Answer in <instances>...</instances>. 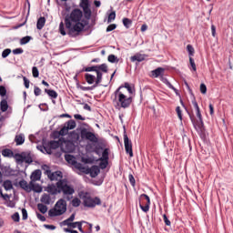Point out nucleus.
<instances>
[{"label": "nucleus", "instance_id": "f257e3e1", "mask_svg": "<svg viewBox=\"0 0 233 233\" xmlns=\"http://www.w3.org/2000/svg\"><path fill=\"white\" fill-rule=\"evenodd\" d=\"M83 19V11L81 9H74L70 15H66L65 17V25L67 30V34L70 37H77L85 27L88 25V21Z\"/></svg>", "mask_w": 233, "mask_h": 233}, {"label": "nucleus", "instance_id": "f03ea898", "mask_svg": "<svg viewBox=\"0 0 233 233\" xmlns=\"http://www.w3.org/2000/svg\"><path fill=\"white\" fill-rule=\"evenodd\" d=\"M121 88H123V86H120L114 92L115 97L113 99V103L115 104V108H116V110H121V108H130L133 101L132 96H127L123 92H121Z\"/></svg>", "mask_w": 233, "mask_h": 233}, {"label": "nucleus", "instance_id": "7ed1b4c3", "mask_svg": "<svg viewBox=\"0 0 233 233\" xmlns=\"http://www.w3.org/2000/svg\"><path fill=\"white\" fill-rule=\"evenodd\" d=\"M56 187L58 188V194H63L64 197L66 196V201H70V199H72V196L76 194L74 186H72L66 178L58 180L56 182Z\"/></svg>", "mask_w": 233, "mask_h": 233}, {"label": "nucleus", "instance_id": "20e7f679", "mask_svg": "<svg viewBox=\"0 0 233 233\" xmlns=\"http://www.w3.org/2000/svg\"><path fill=\"white\" fill-rule=\"evenodd\" d=\"M82 72H96V77L95 81H96V83H101V81H103V73L108 74V66L106 64H102V65L84 67L82 69Z\"/></svg>", "mask_w": 233, "mask_h": 233}, {"label": "nucleus", "instance_id": "39448f33", "mask_svg": "<svg viewBox=\"0 0 233 233\" xmlns=\"http://www.w3.org/2000/svg\"><path fill=\"white\" fill-rule=\"evenodd\" d=\"M79 198H82L84 207L87 208H96V205H101V198H99V197L93 198L88 192H81Z\"/></svg>", "mask_w": 233, "mask_h": 233}, {"label": "nucleus", "instance_id": "423d86ee", "mask_svg": "<svg viewBox=\"0 0 233 233\" xmlns=\"http://www.w3.org/2000/svg\"><path fill=\"white\" fill-rule=\"evenodd\" d=\"M85 79L88 85H93V86H80V89H82L84 92L94 90V88H97V86H99L100 83H97V80H96V76L86 73L85 75Z\"/></svg>", "mask_w": 233, "mask_h": 233}, {"label": "nucleus", "instance_id": "0eeeda50", "mask_svg": "<svg viewBox=\"0 0 233 233\" xmlns=\"http://www.w3.org/2000/svg\"><path fill=\"white\" fill-rule=\"evenodd\" d=\"M80 137L81 139H86V141H90L91 143H97L99 139L96 137V133H93L83 127L80 129Z\"/></svg>", "mask_w": 233, "mask_h": 233}, {"label": "nucleus", "instance_id": "6e6552de", "mask_svg": "<svg viewBox=\"0 0 233 233\" xmlns=\"http://www.w3.org/2000/svg\"><path fill=\"white\" fill-rule=\"evenodd\" d=\"M43 168L45 171V174H46L48 179H50V181H59L61 179H63V172L61 171H55L52 172V170H50V167L46 165L43 166Z\"/></svg>", "mask_w": 233, "mask_h": 233}, {"label": "nucleus", "instance_id": "1a4fd4ad", "mask_svg": "<svg viewBox=\"0 0 233 233\" xmlns=\"http://www.w3.org/2000/svg\"><path fill=\"white\" fill-rule=\"evenodd\" d=\"M188 114H189V117L191 119L194 128H196V130H201L203 128V125H204L203 124V116L201 115V111L196 112L198 120H196V117L193 115H191L190 113H188Z\"/></svg>", "mask_w": 233, "mask_h": 233}, {"label": "nucleus", "instance_id": "9d476101", "mask_svg": "<svg viewBox=\"0 0 233 233\" xmlns=\"http://www.w3.org/2000/svg\"><path fill=\"white\" fill-rule=\"evenodd\" d=\"M139 207L143 212H148L150 210V197L148 195H140Z\"/></svg>", "mask_w": 233, "mask_h": 233}, {"label": "nucleus", "instance_id": "9b49d317", "mask_svg": "<svg viewBox=\"0 0 233 233\" xmlns=\"http://www.w3.org/2000/svg\"><path fill=\"white\" fill-rule=\"evenodd\" d=\"M124 146L126 153L129 155V157H134V151H132V140L128 138L127 135V129L124 127Z\"/></svg>", "mask_w": 233, "mask_h": 233}, {"label": "nucleus", "instance_id": "f8f14e48", "mask_svg": "<svg viewBox=\"0 0 233 233\" xmlns=\"http://www.w3.org/2000/svg\"><path fill=\"white\" fill-rule=\"evenodd\" d=\"M45 192L51 194V196H57L59 194V187H57V184H49L45 187Z\"/></svg>", "mask_w": 233, "mask_h": 233}, {"label": "nucleus", "instance_id": "ddd939ff", "mask_svg": "<svg viewBox=\"0 0 233 233\" xmlns=\"http://www.w3.org/2000/svg\"><path fill=\"white\" fill-rule=\"evenodd\" d=\"M63 214H65V209L58 210V209H56V207L54 208L49 209V211H48L49 218H56L57 216H63Z\"/></svg>", "mask_w": 233, "mask_h": 233}, {"label": "nucleus", "instance_id": "4468645a", "mask_svg": "<svg viewBox=\"0 0 233 233\" xmlns=\"http://www.w3.org/2000/svg\"><path fill=\"white\" fill-rule=\"evenodd\" d=\"M57 210H65L66 212V200L60 198L55 205Z\"/></svg>", "mask_w": 233, "mask_h": 233}, {"label": "nucleus", "instance_id": "2eb2a0df", "mask_svg": "<svg viewBox=\"0 0 233 233\" xmlns=\"http://www.w3.org/2000/svg\"><path fill=\"white\" fill-rule=\"evenodd\" d=\"M145 57H147L146 55H141L139 53H137L136 55L130 57V61L132 63H136V61H137V63H141L145 61Z\"/></svg>", "mask_w": 233, "mask_h": 233}, {"label": "nucleus", "instance_id": "dca6fc26", "mask_svg": "<svg viewBox=\"0 0 233 233\" xmlns=\"http://www.w3.org/2000/svg\"><path fill=\"white\" fill-rule=\"evenodd\" d=\"M19 187L23 188V190H25V192H32V187L30 185V182H26V180L22 179L19 181Z\"/></svg>", "mask_w": 233, "mask_h": 233}, {"label": "nucleus", "instance_id": "f3484780", "mask_svg": "<svg viewBox=\"0 0 233 233\" xmlns=\"http://www.w3.org/2000/svg\"><path fill=\"white\" fill-rule=\"evenodd\" d=\"M41 169H36L35 171H33V173L31 174V181L32 183H34V181H39V179H41Z\"/></svg>", "mask_w": 233, "mask_h": 233}, {"label": "nucleus", "instance_id": "a211bd4d", "mask_svg": "<svg viewBox=\"0 0 233 233\" xmlns=\"http://www.w3.org/2000/svg\"><path fill=\"white\" fill-rule=\"evenodd\" d=\"M40 201L44 205H50V203H52V198L49 194L44 193L40 198Z\"/></svg>", "mask_w": 233, "mask_h": 233}, {"label": "nucleus", "instance_id": "6ab92c4d", "mask_svg": "<svg viewBox=\"0 0 233 233\" xmlns=\"http://www.w3.org/2000/svg\"><path fill=\"white\" fill-rule=\"evenodd\" d=\"M31 191L36 192L37 194H41L43 192V187L39 184H34V182L30 181Z\"/></svg>", "mask_w": 233, "mask_h": 233}, {"label": "nucleus", "instance_id": "aec40b11", "mask_svg": "<svg viewBox=\"0 0 233 233\" xmlns=\"http://www.w3.org/2000/svg\"><path fill=\"white\" fill-rule=\"evenodd\" d=\"M46 23V18H45V16H41L40 18H38L36 22L37 30H43Z\"/></svg>", "mask_w": 233, "mask_h": 233}, {"label": "nucleus", "instance_id": "412c9836", "mask_svg": "<svg viewBox=\"0 0 233 233\" xmlns=\"http://www.w3.org/2000/svg\"><path fill=\"white\" fill-rule=\"evenodd\" d=\"M163 74H165V68L163 67H157L152 71L153 77H159L160 76H163Z\"/></svg>", "mask_w": 233, "mask_h": 233}, {"label": "nucleus", "instance_id": "4be33fe9", "mask_svg": "<svg viewBox=\"0 0 233 233\" xmlns=\"http://www.w3.org/2000/svg\"><path fill=\"white\" fill-rule=\"evenodd\" d=\"M99 172H101V169H99V167H97V166L91 167L90 176L92 177H97V176H99Z\"/></svg>", "mask_w": 233, "mask_h": 233}, {"label": "nucleus", "instance_id": "5701e85b", "mask_svg": "<svg viewBox=\"0 0 233 233\" xmlns=\"http://www.w3.org/2000/svg\"><path fill=\"white\" fill-rule=\"evenodd\" d=\"M46 94H47V96H49V97H51V99H57V92H56V90L53 89H45Z\"/></svg>", "mask_w": 233, "mask_h": 233}, {"label": "nucleus", "instance_id": "b1692460", "mask_svg": "<svg viewBox=\"0 0 233 233\" xmlns=\"http://www.w3.org/2000/svg\"><path fill=\"white\" fill-rule=\"evenodd\" d=\"M75 219H76V213H72V215L67 219L61 222V225L63 227H66V225H68V223L74 222Z\"/></svg>", "mask_w": 233, "mask_h": 233}, {"label": "nucleus", "instance_id": "393cba45", "mask_svg": "<svg viewBox=\"0 0 233 233\" xmlns=\"http://www.w3.org/2000/svg\"><path fill=\"white\" fill-rule=\"evenodd\" d=\"M161 81L162 83H164V85H167L168 88H170L171 90H174V92H177V89H176V87H174V86L170 84V82L168 81V79H167V77L161 76Z\"/></svg>", "mask_w": 233, "mask_h": 233}, {"label": "nucleus", "instance_id": "a878e982", "mask_svg": "<svg viewBox=\"0 0 233 233\" xmlns=\"http://www.w3.org/2000/svg\"><path fill=\"white\" fill-rule=\"evenodd\" d=\"M2 156H4V157H14V151L8 148L3 149Z\"/></svg>", "mask_w": 233, "mask_h": 233}, {"label": "nucleus", "instance_id": "bb28decb", "mask_svg": "<svg viewBox=\"0 0 233 233\" xmlns=\"http://www.w3.org/2000/svg\"><path fill=\"white\" fill-rule=\"evenodd\" d=\"M84 12V17L86 19V21H90V17H92V10H90V7L83 9Z\"/></svg>", "mask_w": 233, "mask_h": 233}, {"label": "nucleus", "instance_id": "cd10ccee", "mask_svg": "<svg viewBox=\"0 0 233 233\" xmlns=\"http://www.w3.org/2000/svg\"><path fill=\"white\" fill-rule=\"evenodd\" d=\"M37 209L39 210V212H41V214H46V212L48 211V207H46V205L43 203H39L37 204Z\"/></svg>", "mask_w": 233, "mask_h": 233}, {"label": "nucleus", "instance_id": "c85d7f7f", "mask_svg": "<svg viewBox=\"0 0 233 233\" xmlns=\"http://www.w3.org/2000/svg\"><path fill=\"white\" fill-rule=\"evenodd\" d=\"M24 157L25 156L23 154H19V153L13 155V157L15 159V162L17 163V165L23 163Z\"/></svg>", "mask_w": 233, "mask_h": 233}, {"label": "nucleus", "instance_id": "c756f323", "mask_svg": "<svg viewBox=\"0 0 233 233\" xmlns=\"http://www.w3.org/2000/svg\"><path fill=\"white\" fill-rule=\"evenodd\" d=\"M0 109H1L3 112H6V110H8V101H6V99H3V100L0 102Z\"/></svg>", "mask_w": 233, "mask_h": 233}, {"label": "nucleus", "instance_id": "7c9ffc66", "mask_svg": "<svg viewBox=\"0 0 233 233\" xmlns=\"http://www.w3.org/2000/svg\"><path fill=\"white\" fill-rule=\"evenodd\" d=\"M1 171H2V177L3 176H10V174H12V171L8 167L1 166Z\"/></svg>", "mask_w": 233, "mask_h": 233}, {"label": "nucleus", "instance_id": "2f4dec72", "mask_svg": "<svg viewBox=\"0 0 233 233\" xmlns=\"http://www.w3.org/2000/svg\"><path fill=\"white\" fill-rule=\"evenodd\" d=\"M66 127L68 128V130H74V128L76 127V120L71 119L67 121Z\"/></svg>", "mask_w": 233, "mask_h": 233}, {"label": "nucleus", "instance_id": "473e14b6", "mask_svg": "<svg viewBox=\"0 0 233 233\" xmlns=\"http://www.w3.org/2000/svg\"><path fill=\"white\" fill-rule=\"evenodd\" d=\"M3 187H4L5 190H12V188H14V185H12L11 180L4 181Z\"/></svg>", "mask_w": 233, "mask_h": 233}, {"label": "nucleus", "instance_id": "72a5a7b5", "mask_svg": "<svg viewBox=\"0 0 233 233\" xmlns=\"http://www.w3.org/2000/svg\"><path fill=\"white\" fill-rule=\"evenodd\" d=\"M108 148L104 149L102 157L98 159L99 161H108Z\"/></svg>", "mask_w": 233, "mask_h": 233}, {"label": "nucleus", "instance_id": "f704fd0d", "mask_svg": "<svg viewBox=\"0 0 233 233\" xmlns=\"http://www.w3.org/2000/svg\"><path fill=\"white\" fill-rule=\"evenodd\" d=\"M65 159L66 161H67V163H70L71 165H76V157H74V156L66 155Z\"/></svg>", "mask_w": 233, "mask_h": 233}, {"label": "nucleus", "instance_id": "c9c22d12", "mask_svg": "<svg viewBox=\"0 0 233 233\" xmlns=\"http://www.w3.org/2000/svg\"><path fill=\"white\" fill-rule=\"evenodd\" d=\"M15 141L16 145H23V143H25V137L23 135H18L15 137Z\"/></svg>", "mask_w": 233, "mask_h": 233}, {"label": "nucleus", "instance_id": "e433bc0d", "mask_svg": "<svg viewBox=\"0 0 233 233\" xmlns=\"http://www.w3.org/2000/svg\"><path fill=\"white\" fill-rule=\"evenodd\" d=\"M85 223H88L85 220H82V221H78V225H77V229L79 230V232L81 233H88L87 231H85V229H83V225H85Z\"/></svg>", "mask_w": 233, "mask_h": 233}, {"label": "nucleus", "instance_id": "4c0bfd02", "mask_svg": "<svg viewBox=\"0 0 233 233\" xmlns=\"http://www.w3.org/2000/svg\"><path fill=\"white\" fill-rule=\"evenodd\" d=\"M187 50L188 52V56L189 57H193L196 50L194 49V46H192V45H187Z\"/></svg>", "mask_w": 233, "mask_h": 233}, {"label": "nucleus", "instance_id": "58836bf2", "mask_svg": "<svg viewBox=\"0 0 233 233\" xmlns=\"http://www.w3.org/2000/svg\"><path fill=\"white\" fill-rule=\"evenodd\" d=\"M49 147L53 150H56V148H59V141H56V140L50 141L49 142Z\"/></svg>", "mask_w": 233, "mask_h": 233}, {"label": "nucleus", "instance_id": "ea45409f", "mask_svg": "<svg viewBox=\"0 0 233 233\" xmlns=\"http://www.w3.org/2000/svg\"><path fill=\"white\" fill-rule=\"evenodd\" d=\"M107 61L109 63H118L119 62V59H117V56H116L115 55H109L107 56Z\"/></svg>", "mask_w": 233, "mask_h": 233}, {"label": "nucleus", "instance_id": "a19ab883", "mask_svg": "<svg viewBox=\"0 0 233 233\" xmlns=\"http://www.w3.org/2000/svg\"><path fill=\"white\" fill-rule=\"evenodd\" d=\"M123 25L127 28H130L132 26V20L130 18H123Z\"/></svg>", "mask_w": 233, "mask_h": 233}, {"label": "nucleus", "instance_id": "79ce46f5", "mask_svg": "<svg viewBox=\"0 0 233 233\" xmlns=\"http://www.w3.org/2000/svg\"><path fill=\"white\" fill-rule=\"evenodd\" d=\"M32 39V36H24L20 39V45H27V43H30V40Z\"/></svg>", "mask_w": 233, "mask_h": 233}, {"label": "nucleus", "instance_id": "37998d69", "mask_svg": "<svg viewBox=\"0 0 233 233\" xmlns=\"http://www.w3.org/2000/svg\"><path fill=\"white\" fill-rule=\"evenodd\" d=\"M80 6L85 10L86 8H90V4L88 3V0H81Z\"/></svg>", "mask_w": 233, "mask_h": 233}, {"label": "nucleus", "instance_id": "c03bdc74", "mask_svg": "<svg viewBox=\"0 0 233 233\" xmlns=\"http://www.w3.org/2000/svg\"><path fill=\"white\" fill-rule=\"evenodd\" d=\"M59 33L61 35H66V31L65 30V23L60 22L59 24Z\"/></svg>", "mask_w": 233, "mask_h": 233}, {"label": "nucleus", "instance_id": "a18cd8bd", "mask_svg": "<svg viewBox=\"0 0 233 233\" xmlns=\"http://www.w3.org/2000/svg\"><path fill=\"white\" fill-rule=\"evenodd\" d=\"M10 54H12V49H10V48L5 49V50L2 52V57H3V59H6V57H7L8 56H10Z\"/></svg>", "mask_w": 233, "mask_h": 233}, {"label": "nucleus", "instance_id": "49530a36", "mask_svg": "<svg viewBox=\"0 0 233 233\" xmlns=\"http://www.w3.org/2000/svg\"><path fill=\"white\" fill-rule=\"evenodd\" d=\"M71 205H72V207L77 208V207H79V205H81V200L77 198H75L71 201Z\"/></svg>", "mask_w": 233, "mask_h": 233}, {"label": "nucleus", "instance_id": "de8ad7c7", "mask_svg": "<svg viewBox=\"0 0 233 233\" xmlns=\"http://www.w3.org/2000/svg\"><path fill=\"white\" fill-rule=\"evenodd\" d=\"M101 150H103V147H101L100 145H96L93 152L96 154V156H101Z\"/></svg>", "mask_w": 233, "mask_h": 233}, {"label": "nucleus", "instance_id": "09e8293b", "mask_svg": "<svg viewBox=\"0 0 233 233\" xmlns=\"http://www.w3.org/2000/svg\"><path fill=\"white\" fill-rule=\"evenodd\" d=\"M77 225H79V221L76 222H69L67 224H66V227H68L67 228H77Z\"/></svg>", "mask_w": 233, "mask_h": 233}, {"label": "nucleus", "instance_id": "8fccbe9b", "mask_svg": "<svg viewBox=\"0 0 233 233\" xmlns=\"http://www.w3.org/2000/svg\"><path fill=\"white\" fill-rule=\"evenodd\" d=\"M123 88H127L128 94H134V89L132 88V86H130V84H128V82H126L123 86Z\"/></svg>", "mask_w": 233, "mask_h": 233}, {"label": "nucleus", "instance_id": "3c124183", "mask_svg": "<svg viewBox=\"0 0 233 233\" xmlns=\"http://www.w3.org/2000/svg\"><path fill=\"white\" fill-rule=\"evenodd\" d=\"M68 128L66 127V125H65V127H63L60 131L58 132L59 136H66V134H68Z\"/></svg>", "mask_w": 233, "mask_h": 233}, {"label": "nucleus", "instance_id": "603ef678", "mask_svg": "<svg viewBox=\"0 0 233 233\" xmlns=\"http://www.w3.org/2000/svg\"><path fill=\"white\" fill-rule=\"evenodd\" d=\"M99 167L102 170H105L108 167V160H100Z\"/></svg>", "mask_w": 233, "mask_h": 233}, {"label": "nucleus", "instance_id": "864d4df0", "mask_svg": "<svg viewBox=\"0 0 233 233\" xmlns=\"http://www.w3.org/2000/svg\"><path fill=\"white\" fill-rule=\"evenodd\" d=\"M176 112L177 114V116H178L179 120L183 121V113L181 111V107L180 106H177L176 107Z\"/></svg>", "mask_w": 233, "mask_h": 233}, {"label": "nucleus", "instance_id": "5fc2aeb1", "mask_svg": "<svg viewBox=\"0 0 233 233\" xmlns=\"http://www.w3.org/2000/svg\"><path fill=\"white\" fill-rule=\"evenodd\" d=\"M128 179L131 187H136V178H134V175L129 174L128 175Z\"/></svg>", "mask_w": 233, "mask_h": 233}, {"label": "nucleus", "instance_id": "6e6d98bb", "mask_svg": "<svg viewBox=\"0 0 233 233\" xmlns=\"http://www.w3.org/2000/svg\"><path fill=\"white\" fill-rule=\"evenodd\" d=\"M33 77H39V69L36 66H33L32 68Z\"/></svg>", "mask_w": 233, "mask_h": 233}, {"label": "nucleus", "instance_id": "4d7b16f0", "mask_svg": "<svg viewBox=\"0 0 233 233\" xmlns=\"http://www.w3.org/2000/svg\"><path fill=\"white\" fill-rule=\"evenodd\" d=\"M14 56H19L21 54H23V52H25V50H23V48L19 47V48H15L13 51Z\"/></svg>", "mask_w": 233, "mask_h": 233}, {"label": "nucleus", "instance_id": "13d9d810", "mask_svg": "<svg viewBox=\"0 0 233 233\" xmlns=\"http://www.w3.org/2000/svg\"><path fill=\"white\" fill-rule=\"evenodd\" d=\"M84 174H91V167H78Z\"/></svg>", "mask_w": 233, "mask_h": 233}, {"label": "nucleus", "instance_id": "bf43d9fd", "mask_svg": "<svg viewBox=\"0 0 233 233\" xmlns=\"http://www.w3.org/2000/svg\"><path fill=\"white\" fill-rule=\"evenodd\" d=\"M22 219L25 221V219H28V211H26V208L22 209Z\"/></svg>", "mask_w": 233, "mask_h": 233}, {"label": "nucleus", "instance_id": "052dcab7", "mask_svg": "<svg viewBox=\"0 0 233 233\" xmlns=\"http://www.w3.org/2000/svg\"><path fill=\"white\" fill-rule=\"evenodd\" d=\"M32 157L30 156H24V159H23V163H27L28 165H30V163H32Z\"/></svg>", "mask_w": 233, "mask_h": 233}, {"label": "nucleus", "instance_id": "680f3d73", "mask_svg": "<svg viewBox=\"0 0 233 233\" xmlns=\"http://www.w3.org/2000/svg\"><path fill=\"white\" fill-rule=\"evenodd\" d=\"M0 96L1 97L6 96V87H5V86H0Z\"/></svg>", "mask_w": 233, "mask_h": 233}, {"label": "nucleus", "instance_id": "e2e57ef3", "mask_svg": "<svg viewBox=\"0 0 233 233\" xmlns=\"http://www.w3.org/2000/svg\"><path fill=\"white\" fill-rule=\"evenodd\" d=\"M12 219L13 221H15V223H19V219H20L19 213L15 212V214H13Z\"/></svg>", "mask_w": 233, "mask_h": 233}, {"label": "nucleus", "instance_id": "0e129e2a", "mask_svg": "<svg viewBox=\"0 0 233 233\" xmlns=\"http://www.w3.org/2000/svg\"><path fill=\"white\" fill-rule=\"evenodd\" d=\"M114 19H116V12H112L109 14L107 22L112 23V21H114Z\"/></svg>", "mask_w": 233, "mask_h": 233}, {"label": "nucleus", "instance_id": "69168bd1", "mask_svg": "<svg viewBox=\"0 0 233 233\" xmlns=\"http://www.w3.org/2000/svg\"><path fill=\"white\" fill-rule=\"evenodd\" d=\"M189 63L194 72H196L198 68L196 67V62H194V58H192V56L189 57Z\"/></svg>", "mask_w": 233, "mask_h": 233}, {"label": "nucleus", "instance_id": "338daca9", "mask_svg": "<svg viewBox=\"0 0 233 233\" xmlns=\"http://www.w3.org/2000/svg\"><path fill=\"white\" fill-rule=\"evenodd\" d=\"M117 28V25L116 24H111L106 27V32H112L113 30H116Z\"/></svg>", "mask_w": 233, "mask_h": 233}, {"label": "nucleus", "instance_id": "774afa93", "mask_svg": "<svg viewBox=\"0 0 233 233\" xmlns=\"http://www.w3.org/2000/svg\"><path fill=\"white\" fill-rule=\"evenodd\" d=\"M200 92L201 94H207V85L205 84H200Z\"/></svg>", "mask_w": 233, "mask_h": 233}]
</instances>
